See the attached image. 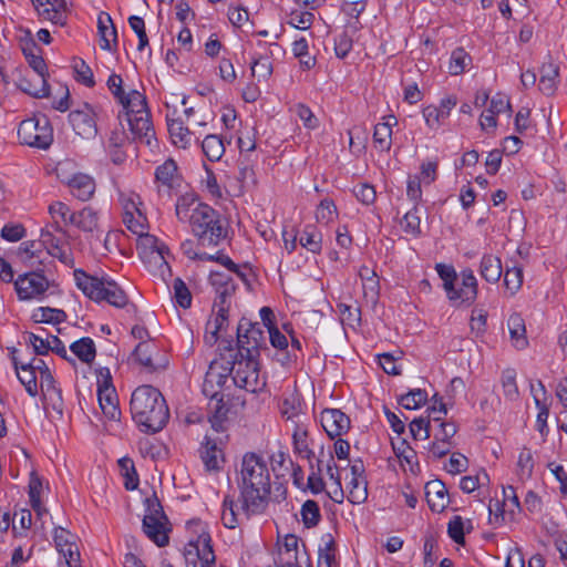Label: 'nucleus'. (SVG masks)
Segmentation results:
<instances>
[{
	"mask_svg": "<svg viewBox=\"0 0 567 567\" xmlns=\"http://www.w3.org/2000/svg\"><path fill=\"white\" fill-rule=\"evenodd\" d=\"M237 485L246 518L264 514L270 501L271 481L267 462L261 455L254 452L244 454Z\"/></svg>",
	"mask_w": 567,
	"mask_h": 567,
	"instance_id": "1",
	"label": "nucleus"
},
{
	"mask_svg": "<svg viewBox=\"0 0 567 567\" xmlns=\"http://www.w3.org/2000/svg\"><path fill=\"white\" fill-rule=\"evenodd\" d=\"M131 413L143 433L162 431L169 420V409L162 392L153 385H141L131 396Z\"/></svg>",
	"mask_w": 567,
	"mask_h": 567,
	"instance_id": "2",
	"label": "nucleus"
},
{
	"mask_svg": "<svg viewBox=\"0 0 567 567\" xmlns=\"http://www.w3.org/2000/svg\"><path fill=\"white\" fill-rule=\"evenodd\" d=\"M192 233L203 247L217 246L226 237V229L217 210L207 204H197L188 220Z\"/></svg>",
	"mask_w": 567,
	"mask_h": 567,
	"instance_id": "3",
	"label": "nucleus"
},
{
	"mask_svg": "<svg viewBox=\"0 0 567 567\" xmlns=\"http://www.w3.org/2000/svg\"><path fill=\"white\" fill-rule=\"evenodd\" d=\"M74 279L79 289L94 301H106L116 308L128 303L125 291L113 280L89 276L82 269L74 270Z\"/></svg>",
	"mask_w": 567,
	"mask_h": 567,
	"instance_id": "4",
	"label": "nucleus"
},
{
	"mask_svg": "<svg viewBox=\"0 0 567 567\" xmlns=\"http://www.w3.org/2000/svg\"><path fill=\"white\" fill-rule=\"evenodd\" d=\"M146 513L143 518V532L158 547L168 545L171 523L156 495L145 499Z\"/></svg>",
	"mask_w": 567,
	"mask_h": 567,
	"instance_id": "5",
	"label": "nucleus"
},
{
	"mask_svg": "<svg viewBox=\"0 0 567 567\" xmlns=\"http://www.w3.org/2000/svg\"><path fill=\"white\" fill-rule=\"evenodd\" d=\"M238 352L240 358L251 357L259 359L261 350H268L266 332L258 322L252 323L243 318L237 328Z\"/></svg>",
	"mask_w": 567,
	"mask_h": 567,
	"instance_id": "6",
	"label": "nucleus"
},
{
	"mask_svg": "<svg viewBox=\"0 0 567 567\" xmlns=\"http://www.w3.org/2000/svg\"><path fill=\"white\" fill-rule=\"evenodd\" d=\"M21 144L47 150L53 141V130L47 116H34L22 121L18 127Z\"/></svg>",
	"mask_w": 567,
	"mask_h": 567,
	"instance_id": "7",
	"label": "nucleus"
},
{
	"mask_svg": "<svg viewBox=\"0 0 567 567\" xmlns=\"http://www.w3.org/2000/svg\"><path fill=\"white\" fill-rule=\"evenodd\" d=\"M233 381L236 386L251 393L261 391L266 382L259 375V362L257 358L235 355L231 361Z\"/></svg>",
	"mask_w": 567,
	"mask_h": 567,
	"instance_id": "8",
	"label": "nucleus"
},
{
	"mask_svg": "<svg viewBox=\"0 0 567 567\" xmlns=\"http://www.w3.org/2000/svg\"><path fill=\"white\" fill-rule=\"evenodd\" d=\"M187 527L197 533V536L189 539L185 554L186 557L194 554L200 560V567H213L216 557L212 546V538L206 527L199 519L189 520Z\"/></svg>",
	"mask_w": 567,
	"mask_h": 567,
	"instance_id": "9",
	"label": "nucleus"
},
{
	"mask_svg": "<svg viewBox=\"0 0 567 567\" xmlns=\"http://www.w3.org/2000/svg\"><path fill=\"white\" fill-rule=\"evenodd\" d=\"M100 377L103 381H99L97 385V400L103 414L112 421H118L121 416V410L118 408V400L115 388L112 385L111 373L107 368L100 370Z\"/></svg>",
	"mask_w": 567,
	"mask_h": 567,
	"instance_id": "10",
	"label": "nucleus"
},
{
	"mask_svg": "<svg viewBox=\"0 0 567 567\" xmlns=\"http://www.w3.org/2000/svg\"><path fill=\"white\" fill-rule=\"evenodd\" d=\"M19 299L30 300L42 296L49 288L48 279L38 271L20 275L14 281Z\"/></svg>",
	"mask_w": 567,
	"mask_h": 567,
	"instance_id": "11",
	"label": "nucleus"
},
{
	"mask_svg": "<svg viewBox=\"0 0 567 567\" xmlns=\"http://www.w3.org/2000/svg\"><path fill=\"white\" fill-rule=\"evenodd\" d=\"M209 280L216 292L213 310L219 308L229 310L231 297L236 291V285L233 278L225 272L212 271Z\"/></svg>",
	"mask_w": 567,
	"mask_h": 567,
	"instance_id": "12",
	"label": "nucleus"
},
{
	"mask_svg": "<svg viewBox=\"0 0 567 567\" xmlns=\"http://www.w3.org/2000/svg\"><path fill=\"white\" fill-rule=\"evenodd\" d=\"M94 109L84 103L82 109L73 110L69 114V121L75 133L84 138L94 137L97 133Z\"/></svg>",
	"mask_w": 567,
	"mask_h": 567,
	"instance_id": "13",
	"label": "nucleus"
},
{
	"mask_svg": "<svg viewBox=\"0 0 567 567\" xmlns=\"http://www.w3.org/2000/svg\"><path fill=\"white\" fill-rule=\"evenodd\" d=\"M461 278V285L456 287V282L453 284L451 291L446 292L447 298L452 302L471 305L477 297V280L471 269H464Z\"/></svg>",
	"mask_w": 567,
	"mask_h": 567,
	"instance_id": "14",
	"label": "nucleus"
},
{
	"mask_svg": "<svg viewBox=\"0 0 567 567\" xmlns=\"http://www.w3.org/2000/svg\"><path fill=\"white\" fill-rule=\"evenodd\" d=\"M143 115H134L128 118L127 124L132 133V138L153 147L156 146L155 131L151 122L150 111H143Z\"/></svg>",
	"mask_w": 567,
	"mask_h": 567,
	"instance_id": "15",
	"label": "nucleus"
},
{
	"mask_svg": "<svg viewBox=\"0 0 567 567\" xmlns=\"http://www.w3.org/2000/svg\"><path fill=\"white\" fill-rule=\"evenodd\" d=\"M320 422L329 437L336 439L350 429V419L339 409H324Z\"/></svg>",
	"mask_w": 567,
	"mask_h": 567,
	"instance_id": "16",
	"label": "nucleus"
},
{
	"mask_svg": "<svg viewBox=\"0 0 567 567\" xmlns=\"http://www.w3.org/2000/svg\"><path fill=\"white\" fill-rule=\"evenodd\" d=\"M53 540L58 551L65 558L66 565L80 560V551L75 543V536L63 527H55Z\"/></svg>",
	"mask_w": 567,
	"mask_h": 567,
	"instance_id": "17",
	"label": "nucleus"
},
{
	"mask_svg": "<svg viewBox=\"0 0 567 567\" xmlns=\"http://www.w3.org/2000/svg\"><path fill=\"white\" fill-rule=\"evenodd\" d=\"M425 498L431 511L441 513L449 503V492L441 480H433L425 484Z\"/></svg>",
	"mask_w": 567,
	"mask_h": 567,
	"instance_id": "18",
	"label": "nucleus"
},
{
	"mask_svg": "<svg viewBox=\"0 0 567 567\" xmlns=\"http://www.w3.org/2000/svg\"><path fill=\"white\" fill-rule=\"evenodd\" d=\"M41 238L42 241L40 244H37L34 240H28L21 244L19 247V255L24 261H29L32 265V259L37 257V252L41 251L40 247L42 245H50L52 247V251H50V254L55 257L58 256V251L61 250L59 240L55 239L50 231H42Z\"/></svg>",
	"mask_w": 567,
	"mask_h": 567,
	"instance_id": "19",
	"label": "nucleus"
},
{
	"mask_svg": "<svg viewBox=\"0 0 567 567\" xmlns=\"http://www.w3.org/2000/svg\"><path fill=\"white\" fill-rule=\"evenodd\" d=\"M65 184L70 188L71 194L82 202L91 199L95 193V182L87 174H74L72 177L65 181Z\"/></svg>",
	"mask_w": 567,
	"mask_h": 567,
	"instance_id": "20",
	"label": "nucleus"
},
{
	"mask_svg": "<svg viewBox=\"0 0 567 567\" xmlns=\"http://www.w3.org/2000/svg\"><path fill=\"white\" fill-rule=\"evenodd\" d=\"M169 249L167 246H159L158 250H152L148 254L146 250H140V257L143 262L147 265L151 271L153 269L157 270L163 279L166 272H171V268L167 261Z\"/></svg>",
	"mask_w": 567,
	"mask_h": 567,
	"instance_id": "21",
	"label": "nucleus"
},
{
	"mask_svg": "<svg viewBox=\"0 0 567 567\" xmlns=\"http://www.w3.org/2000/svg\"><path fill=\"white\" fill-rule=\"evenodd\" d=\"M97 30L100 35V47L102 50L111 51V41L117 43V31L113 23L111 16L106 12H101L97 18Z\"/></svg>",
	"mask_w": 567,
	"mask_h": 567,
	"instance_id": "22",
	"label": "nucleus"
},
{
	"mask_svg": "<svg viewBox=\"0 0 567 567\" xmlns=\"http://www.w3.org/2000/svg\"><path fill=\"white\" fill-rule=\"evenodd\" d=\"M503 496H504V499H503L502 504H499L498 501L495 502V504H494L495 509L493 508L492 504H489V506H488L489 514H493L495 512V523H498L499 517H502V520L504 519L505 507H508V511L512 514L515 512V509H517L518 512L522 511L519 498H518V496L515 492V488L513 486L504 487Z\"/></svg>",
	"mask_w": 567,
	"mask_h": 567,
	"instance_id": "23",
	"label": "nucleus"
},
{
	"mask_svg": "<svg viewBox=\"0 0 567 567\" xmlns=\"http://www.w3.org/2000/svg\"><path fill=\"white\" fill-rule=\"evenodd\" d=\"M71 225L84 233L93 234L99 230V214L91 206H85L71 216Z\"/></svg>",
	"mask_w": 567,
	"mask_h": 567,
	"instance_id": "24",
	"label": "nucleus"
},
{
	"mask_svg": "<svg viewBox=\"0 0 567 567\" xmlns=\"http://www.w3.org/2000/svg\"><path fill=\"white\" fill-rule=\"evenodd\" d=\"M511 340L518 350H524L528 346L526 337V327L523 317L519 313H513L507 320Z\"/></svg>",
	"mask_w": 567,
	"mask_h": 567,
	"instance_id": "25",
	"label": "nucleus"
},
{
	"mask_svg": "<svg viewBox=\"0 0 567 567\" xmlns=\"http://www.w3.org/2000/svg\"><path fill=\"white\" fill-rule=\"evenodd\" d=\"M12 362L17 371L19 381L24 385L25 391L31 395L38 394L37 374L33 371V363H20L16 357Z\"/></svg>",
	"mask_w": 567,
	"mask_h": 567,
	"instance_id": "26",
	"label": "nucleus"
},
{
	"mask_svg": "<svg viewBox=\"0 0 567 567\" xmlns=\"http://www.w3.org/2000/svg\"><path fill=\"white\" fill-rule=\"evenodd\" d=\"M396 124L394 116H389L386 122L378 123L374 126L373 142L381 152H389L392 145V125Z\"/></svg>",
	"mask_w": 567,
	"mask_h": 567,
	"instance_id": "27",
	"label": "nucleus"
},
{
	"mask_svg": "<svg viewBox=\"0 0 567 567\" xmlns=\"http://www.w3.org/2000/svg\"><path fill=\"white\" fill-rule=\"evenodd\" d=\"M125 111L126 120L133 118L134 115H143V111H148L146 97L137 90H131L127 92L126 99L123 103H120Z\"/></svg>",
	"mask_w": 567,
	"mask_h": 567,
	"instance_id": "28",
	"label": "nucleus"
},
{
	"mask_svg": "<svg viewBox=\"0 0 567 567\" xmlns=\"http://www.w3.org/2000/svg\"><path fill=\"white\" fill-rule=\"evenodd\" d=\"M230 374H233L231 361L224 363L223 361L214 360L206 372L208 381L214 383L219 390H223Z\"/></svg>",
	"mask_w": 567,
	"mask_h": 567,
	"instance_id": "29",
	"label": "nucleus"
},
{
	"mask_svg": "<svg viewBox=\"0 0 567 567\" xmlns=\"http://www.w3.org/2000/svg\"><path fill=\"white\" fill-rule=\"evenodd\" d=\"M501 259L494 255H484L481 260L480 274L488 282L495 284L502 276Z\"/></svg>",
	"mask_w": 567,
	"mask_h": 567,
	"instance_id": "30",
	"label": "nucleus"
},
{
	"mask_svg": "<svg viewBox=\"0 0 567 567\" xmlns=\"http://www.w3.org/2000/svg\"><path fill=\"white\" fill-rule=\"evenodd\" d=\"M155 179L163 186L171 189L178 181V168L174 159L168 158L162 165L157 166L155 171Z\"/></svg>",
	"mask_w": 567,
	"mask_h": 567,
	"instance_id": "31",
	"label": "nucleus"
},
{
	"mask_svg": "<svg viewBox=\"0 0 567 567\" xmlns=\"http://www.w3.org/2000/svg\"><path fill=\"white\" fill-rule=\"evenodd\" d=\"M359 276L362 281L364 297L375 300L380 289L379 278L375 271L368 266H362L359 270Z\"/></svg>",
	"mask_w": 567,
	"mask_h": 567,
	"instance_id": "32",
	"label": "nucleus"
},
{
	"mask_svg": "<svg viewBox=\"0 0 567 567\" xmlns=\"http://www.w3.org/2000/svg\"><path fill=\"white\" fill-rule=\"evenodd\" d=\"M38 85L32 83V80L28 78H21L18 82V87L29 95L42 99L47 97L50 94V87L48 84V78L45 76H37Z\"/></svg>",
	"mask_w": 567,
	"mask_h": 567,
	"instance_id": "33",
	"label": "nucleus"
},
{
	"mask_svg": "<svg viewBox=\"0 0 567 567\" xmlns=\"http://www.w3.org/2000/svg\"><path fill=\"white\" fill-rule=\"evenodd\" d=\"M47 8L40 11V17L49 20L54 24L64 25L66 21L65 1L64 0H49Z\"/></svg>",
	"mask_w": 567,
	"mask_h": 567,
	"instance_id": "34",
	"label": "nucleus"
},
{
	"mask_svg": "<svg viewBox=\"0 0 567 567\" xmlns=\"http://www.w3.org/2000/svg\"><path fill=\"white\" fill-rule=\"evenodd\" d=\"M216 310V317L214 321H208L206 326L205 333V342L209 346H213L218 340V332L224 328V326L228 322V312L229 310L219 308Z\"/></svg>",
	"mask_w": 567,
	"mask_h": 567,
	"instance_id": "35",
	"label": "nucleus"
},
{
	"mask_svg": "<svg viewBox=\"0 0 567 567\" xmlns=\"http://www.w3.org/2000/svg\"><path fill=\"white\" fill-rule=\"evenodd\" d=\"M200 456L207 470H218L219 462L223 461L221 450L209 437H206L200 449Z\"/></svg>",
	"mask_w": 567,
	"mask_h": 567,
	"instance_id": "36",
	"label": "nucleus"
},
{
	"mask_svg": "<svg viewBox=\"0 0 567 567\" xmlns=\"http://www.w3.org/2000/svg\"><path fill=\"white\" fill-rule=\"evenodd\" d=\"M167 127L173 143L178 147L186 148L190 141V132L183 125V122L167 116Z\"/></svg>",
	"mask_w": 567,
	"mask_h": 567,
	"instance_id": "37",
	"label": "nucleus"
},
{
	"mask_svg": "<svg viewBox=\"0 0 567 567\" xmlns=\"http://www.w3.org/2000/svg\"><path fill=\"white\" fill-rule=\"evenodd\" d=\"M209 412H210L209 422L212 424V427L216 432H221L224 430L223 424L227 417V412H228V409H227L226 404L224 403V395H221L213 401L210 400Z\"/></svg>",
	"mask_w": 567,
	"mask_h": 567,
	"instance_id": "38",
	"label": "nucleus"
},
{
	"mask_svg": "<svg viewBox=\"0 0 567 567\" xmlns=\"http://www.w3.org/2000/svg\"><path fill=\"white\" fill-rule=\"evenodd\" d=\"M70 350L84 363L93 362L96 355L94 341L89 337L73 342L70 346Z\"/></svg>",
	"mask_w": 567,
	"mask_h": 567,
	"instance_id": "39",
	"label": "nucleus"
},
{
	"mask_svg": "<svg viewBox=\"0 0 567 567\" xmlns=\"http://www.w3.org/2000/svg\"><path fill=\"white\" fill-rule=\"evenodd\" d=\"M202 150L209 161L215 162L224 155L225 145L218 135L209 134L202 142Z\"/></svg>",
	"mask_w": 567,
	"mask_h": 567,
	"instance_id": "40",
	"label": "nucleus"
},
{
	"mask_svg": "<svg viewBox=\"0 0 567 567\" xmlns=\"http://www.w3.org/2000/svg\"><path fill=\"white\" fill-rule=\"evenodd\" d=\"M41 51L35 42H31L30 44H28L27 47L23 48V54L29 63V65L33 69V71L35 72L37 76H45L48 78V68H47V64H45V61L44 59L37 54L34 51Z\"/></svg>",
	"mask_w": 567,
	"mask_h": 567,
	"instance_id": "41",
	"label": "nucleus"
},
{
	"mask_svg": "<svg viewBox=\"0 0 567 567\" xmlns=\"http://www.w3.org/2000/svg\"><path fill=\"white\" fill-rule=\"evenodd\" d=\"M49 213L54 220V229L63 233L59 219H61L65 226L71 225V216H74L75 212H71L70 207L63 202H54L49 206Z\"/></svg>",
	"mask_w": 567,
	"mask_h": 567,
	"instance_id": "42",
	"label": "nucleus"
},
{
	"mask_svg": "<svg viewBox=\"0 0 567 567\" xmlns=\"http://www.w3.org/2000/svg\"><path fill=\"white\" fill-rule=\"evenodd\" d=\"M221 522L229 529H234L240 524L239 513L231 495H226L223 499Z\"/></svg>",
	"mask_w": 567,
	"mask_h": 567,
	"instance_id": "43",
	"label": "nucleus"
},
{
	"mask_svg": "<svg viewBox=\"0 0 567 567\" xmlns=\"http://www.w3.org/2000/svg\"><path fill=\"white\" fill-rule=\"evenodd\" d=\"M155 347L146 341L140 342L133 352V355L136 358L138 363L146 368L150 372L157 371L159 368H165L166 364L156 365L152 360V350Z\"/></svg>",
	"mask_w": 567,
	"mask_h": 567,
	"instance_id": "44",
	"label": "nucleus"
},
{
	"mask_svg": "<svg viewBox=\"0 0 567 567\" xmlns=\"http://www.w3.org/2000/svg\"><path fill=\"white\" fill-rule=\"evenodd\" d=\"M557 78H558V68L557 66H555L553 64L544 65L542 68V75H540L539 83H538L539 90L546 95L554 94V92L556 91V87H557V82H556Z\"/></svg>",
	"mask_w": 567,
	"mask_h": 567,
	"instance_id": "45",
	"label": "nucleus"
},
{
	"mask_svg": "<svg viewBox=\"0 0 567 567\" xmlns=\"http://www.w3.org/2000/svg\"><path fill=\"white\" fill-rule=\"evenodd\" d=\"M301 520L306 528L316 527L321 520L319 505L313 499H307L300 509Z\"/></svg>",
	"mask_w": 567,
	"mask_h": 567,
	"instance_id": "46",
	"label": "nucleus"
},
{
	"mask_svg": "<svg viewBox=\"0 0 567 567\" xmlns=\"http://www.w3.org/2000/svg\"><path fill=\"white\" fill-rule=\"evenodd\" d=\"M502 388L504 396L509 401H517L519 399V390L516 382L515 369L507 368L502 372Z\"/></svg>",
	"mask_w": 567,
	"mask_h": 567,
	"instance_id": "47",
	"label": "nucleus"
},
{
	"mask_svg": "<svg viewBox=\"0 0 567 567\" xmlns=\"http://www.w3.org/2000/svg\"><path fill=\"white\" fill-rule=\"evenodd\" d=\"M321 234L312 225L306 226L299 238L300 245L313 254L321 250Z\"/></svg>",
	"mask_w": 567,
	"mask_h": 567,
	"instance_id": "48",
	"label": "nucleus"
},
{
	"mask_svg": "<svg viewBox=\"0 0 567 567\" xmlns=\"http://www.w3.org/2000/svg\"><path fill=\"white\" fill-rule=\"evenodd\" d=\"M32 319L34 322L56 324L63 322L66 319V313L61 309L40 307L33 312Z\"/></svg>",
	"mask_w": 567,
	"mask_h": 567,
	"instance_id": "49",
	"label": "nucleus"
},
{
	"mask_svg": "<svg viewBox=\"0 0 567 567\" xmlns=\"http://www.w3.org/2000/svg\"><path fill=\"white\" fill-rule=\"evenodd\" d=\"M348 501L352 504H361L368 497L365 478L352 477L348 484Z\"/></svg>",
	"mask_w": 567,
	"mask_h": 567,
	"instance_id": "50",
	"label": "nucleus"
},
{
	"mask_svg": "<svg viewBox=\"0 0 567 567\" xmlns=\"http://www.w3.org/2000/svg\"><path fill=\"white\" fill-rule=\"evenodd\" d=\"M427 401V393L425 390L415 389L401 395L399 403L406 410H416L424 405Z\"/></svg>",
	"mask_w": 567,
	"mask_h": 567,
	"instance_id": "51",
	"label": "nucleus"
},
{
	"mask_svg": "<svg viewBox=\"0 0 567 567\" xmlns=\"http://www.w3.org/2000/svg\"><path fill=\"white\" fill-rule=\"evenodd\" d=\"M118 466L125 477L124 486L127 491H133L138 485V476L135 471L134 462L130 457L118 460Z\"/></svg>",
	"mask_w": 567,
	"mask_h": 567,
	"instance_id": "52",
	"label": "nucleus"
},
{
	"mask_svg": "<svg viewBox=\"0 0 567 567\" xmlns=\"http://www.w3.org/2000/svg\"><path fill=\"white\" fill-rule=\"evenodd\" d=\"M471 61V56L465 52L463 48H456L451 54L449 65L450 73L452 75H458L463 73Z\"/></svg>",
	"mask_w": 567,
	"mask_h": 567,
	"instance_id": "53",
	"label": "nucleus"
},
{
	"mask_svg": "<svg viewBox=\"0 0 567 567\" xmlns=\"http://www.w3.org/2000/svg\"><path fill=\"white\" fill-rule=\"evenodd\" d=\"M136 215L126 210L123 217V223L135 235H144L146 231V217L140 212L138 208H135Z\"/></svg>",
	"mask_w": 567,
	"mask_h": 567,
	"instance_id": "54",
	"label": "nucleus"
},
{
	"mask_svg": "<svg viewBox=\"0 0 567 567\" xmlns=\"http://www.w3.org/2000/svg\"><path fill=\"white\" fill-rule=\"evenodd\" d=\"M197 200L193 195L186 194L181 196L175 205V214L179 221H188Z\"/></svg>",
	"mask_w": 567,
	"mask_h": 567,
	"instance_id": "55",
	"label": "nucleus"
},
{
	"mask_svg": "<svg viewBox=\"0 0 567 567\" xmlns=\"http://www.w3.org/2000/svg\"><path fill=\"white\" fill-rule=\"evenodd\" d=\"M518 476L520 480L530 478L534 470V458L530 449L524 447L522 449L518 461Z\"/></svg>",
	"mask_w": 567,
	"mask_h": 567,
	"instance_id": "56",
	"label": "nucleus"
},
{
	"mask_svg": "<svg viewBox=\"0 0 567 567\" xmlns=\"http://www.w3.org/2000/svg\"><path fill=\"white\" fill-rule=\"evenodd\" d=\"M76 81L81 82L87 87L95 85V80L92 69L82 59H75L73 64Z\"/></svg>",
	"mask_w": 567,
	"mask_h": 567,
	"instance_id": "57",
	"label": "nucleus"
},
{
	"mask_svg": "<svg viewBox=\"0 0 567 567\" xmlns=\"http://www.w3.org/2000/svg\"><path fill=\"white\" fill-rule=\"evenodd\" d=\"M417 212L419 209L415 205L403 216L401 220V226L403 227L404 231L413 236H419L421 234V218L417 215Z\"/></svg>",
	"mask_w": 567,
	"mask_h": 567,
	"instance_id": "58",
	"label": "nucleus"
},
{
	"mask_svg": "<svg viewBox=\"0 0 567 567\" xmlns=\"http://www.w3.org/2000/svg\"><path fill=\"white\" fill-rule=\"evenodd\" d=\"M173 289L177 305L184 309L189 308L192 305V293L186 284L181 278H176L173 282Z\"/></svg>",
	"mask_w": 567,
	"mask_h": 567,
	"instance_id": "59",
	"label": "nucleus"
},
{
	"mask_svg": "<svg viewBox=\"0 0 567 567\" xmlns=\"http://www.w3.org/2000/svg\"><path fill=\"white\" fill-rule=\"evenodd\" d=\"M337 215V207L333 200L324 198L320 202L316 210V218L319 223L328 224Z\"/></svg>",
	"mask_w": 567,
	"mask_h": 567,
	"instance_id": "60",
	"label": "nucleus"
},
{
	"mask_svg": "<svg viewBox=\"0 0 567 567\" xmlns=\"http://www.w3.org/2000/svg\"><path fill=\"white\" fill-rule=\"evenodd\" d=\"M128 24L138 38L137 50H144V48L148 45V37L145 31V22L143 18L138 16H131L128 18Z\"/></svg>",
	"mask_w": 567,
	"mask_h": 567,
	"instance_id": "61",
	"label": "nucleus"
},
{
	"mask_svg": "<svg viewBox=\"0 0 567 567\" xmlns=\"http://www.w3.org/2000/svg\"><path fill=\"white\" fill-rule=\"evenodd\" d=\"M523 284V270L522 268L514 267L512 269H507L504 275V285L506 289L514 295L522 287Z\"/></svg>",
	"mask_w": 567,
	"mask_h": 567,
	"instance_id": "62",
	"label": "nucleus"
},
{
	"mask_svg": "<svg viewBox=\"0 0 567 567\" xmlns=\"http://www.w3.org/2000/svg\"><path fill=\"white\" fill-rule=\"evenodd\" d=\"M422 113L425 118L426 125L430 128H435L440 126L441 123L447 118V112L437 111V107L433 105L424 107Z\"/></svg>",
	"mask_w": 567,
	"mask_h": 567,
	"instance_id": "63",
	"label": "nucleus"
},
{
	"mask_svg": "<svg viewBox=\"0 0 567 567\" xmlns=\"http://www.w3.org/2000/svg\"><path fill=\"white\" fill-rule=\"evenodd\" d=\"M336 544L331 538L323 548L319 549L318 567H332L336 560Z\"/></svg>",
	"mask_w": 567,
	"mask_h": 567,
	"instance_id": "64",
	"label": "nucleus"
}]
</instances>
